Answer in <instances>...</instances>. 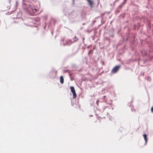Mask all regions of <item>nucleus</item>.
<instances>
[{
	"label": "nucleus",
	"instance_id": "5701e85b",
	"mask_svg": "<svg viewBox=\"0 0 153 153\" xmlns=\"http://www.w3.org/2000/svg\"><path fill=\"white\" fill-rule=\"evenodd\" d=\"M142 74V75H143H143H144V74H143H143Z\"/></svg>",
	"mask_w": 153,
	"mask_h": 153
},
{
	"label": "nucleus",
	"instance_id": "4be33fe9",
	"mask_svg": "<svg viewBox=\"0 0 153 153\" xmlns=\"http://www.w3.org/2000/svg\"><path fill=\"white\" fill-rule=\"evenodd\" d=\"M34 9L36 11H37V10L35 8Z\"/></svg>",
	"mask_w": 153,
	"mask_h": 153
},
{
	"label": "nucleus",
	"instance_id": "ddd939ff",
	"mask_svg": "<svg viewBox=\"0 0 153 153\" xmlns=\"http://www.w3.org/2000/svg\"><path fill=\"white\" fill-rule=\"evenodd\" d=\"M126 2V0H124L123 2V4H125Z\"/></svg>",
	"mask_w": 153,
	"mask_h": 153
},
{
	"label": "nucleus",
	"instance_id": "39448f33",
	"mask_svg": "<svg viewBox=\"0 0 153 153\" xmlns=\"http://www.w3.org/2000/svg\"><path fill=\"white\" fill-rule=\"evenodd\" d=\"M79 39L78 37H77L76 36H75L74 37H73L71 40L74 43L77 42L78 40Z\"/></svg>",
	"mask_w": 153,
	"mask_h": 153
},
{
	"label": "nucleus",
	"instance_id": "7ed1b4c3",
	"mask_svg": "<svg viewBox=\"0 0 153 153\" xmlns=\"http://www.w3.org/2000/svg\"><path fill=\"white\" fill-rule=\"evenodd\" d=\"M120 65H117L114 67L111 70V73L113 74L117 73L120 69Z\"/></svg>",
	"mask_w": 153,
	"mask_h": 153
},
{
	"label": "nucleus",
	"instance_id": "423d86ee",
	"mask_svg": "<svg viewBox=\"0 0 153 153\" xmlns=\"http://www.w3.org/2000/svg\"><path fill=\"white\" fill-rule=\"evenodd\" d=\"M88 2L89 3V5H90V7L91 8L93 7L92 5H93L94 3L93 2L91 1V0H87Z\"/></svg>",
	"mask_w": 153,
	"mask_h": 153
},
{
	"label": "nucleus",
	"instance_id": "dca6fc26",
	"mask_svg": "<svg viewBox=\"0 0 153 153\" xmlns=\"http://www.w3.org/2000/svg\"><path fill=\"white\" fill-rule=\"evenodd\" d=\"M68 71L69 74V75L71 76V73L69 72V71L67 70Z\"/></svg>",
	"mask_w": 153,
	"mask_h": 153
},
{
	"label": "nucleus",
	"instance_id": "a211bd4d",
	"mask_svg": "<svg viewBox=\"0 0 153 153\" xmlns=\"http://www.w3.org/2000/svg\"><path fill=\"white\" fill-rule=\"evenodd\" d=\"M98 100H97L96 101V103L97 104V105H98Z\"/></svg>",
	"mask_w": 153,
	"mask_h": 153
},
{
	"label": "nucleus",
	"instance_id": "20e7f679",
	"mask_svg": "<svg viewBox=\"0 0 153 153\" xmlns=\"http://www.w3.org/2000/svg\"><path fill=\"white\" fill-rule=\"evenodd\" d=\"M70 89L71 92L72 93L73 95V99H75L76 97V94L75 92V89L74 88V87H70Z\"/></svg>",
	"mask_w": 153,
	"mask_h": 153
},
{
	"label": "nucleus",
	"instance_id": "6e6552de",
	"mask_svg": "<svg viewBox=\"0 0 153 153\" xmlns=\"http://www.w3.org/2000/svg\"><path fill=\"white\" fill-rule=\"evenodd\" d=\"M60 82L62 84H63L64 82V79L62 76L60 77Z\"/></svg>",
	"mask_w": 153,
	"mask_h": 153
},
{
	"label": "nucleus",
	"instance_id": "6ab92c4d",
	"mask_svg": "<svg viewBox=\"0 0 153 153\" xmlns=\"http://www.w3.org/2000/svg\"><path fill=\"white\" fill-rule=\"evenodd\" d=\"M105 97H106V96H103V99L105 98Z\"/></svg>",
	"mask_w": 153,
	"mask_h": 153
},
{
	"label": "nucleus",
	"instance_id": "f257e3e1",
	"mask_svg": "<svg viewBox=\"0 0 153 153\" xmlns=\"http://www.w3.org/2000/svg\"><path fill=\"white\" fill-rule=\"evenodd\" d=\"M64 39H62L60 42L61 45L64 46L65 45L70 46L73 43L72 40L71 39H68L64 42Z\"/></svg>",
	"mask_w": 153,
	"mask_h": 153
},
{
	"label": "nucleus",
	"instance_id": "4468645a",
	"mask_svg": "<svg viewBox=\"0 0 153 153\" xmlns=\"http://www.w3.org/2000/svg\"><path fill=\"white\" fill-rule=\"evenodd\" d=\"M86 79H87L86 78L85 79V78L83 79L82 81V82H83L84 81H85Z\"/></svg>",
	"mask_w": 153,
	"mask_h": 153
},
{
	"label": "nucleus",
	"instance_id": "412c9836",
	"mask_svg": "<svg viewBox=\"0 0 153 153\" xmlns=\"http://www.w3.org/2000/svg\"><path fill=\"white\" fill-rule=\"evenodd\" d=\"M85 23H82V25H85Z\"/></svg>",
	"mask_w": 153,
	"mask_h": 153
},
{
	"label": "nucleus",
	"instance_id": "aec40b11",
	"mask_svg": "<svg viewBox=\"0 0 153 153\" xmlns=\"http://www.w3.org/2000/svg\"><path fill=\"white\" fill-rule=\"evenodd\" d=\"M85 39L84 38H83V42H84V40Z\"/></svg>",
	"mask_w": 153,
	"mask_h": 153
},
{
	"label": "nucleus",
	"instance_id": "f03ea898",
	"mask_svg": "<svg viewBox=\"0 0 153 153\" xmlns=\"http://www.w3.org/2000/svg\"><path fill=\"white\" fill-rule=\"evenodd\" d=\"M22 4L23 5H26V7H25V8H27L29 11H30V10H32L33 11V6L30 5H28L25 2V1L24 0H23L22 1Z\"/></svg>",
	"mask_w": 153,
	"mask_h": 153
},
{
	"label": "nucleus",
	"instance_id": "f3484780",
	"mask_svg": "<svg viewBox=\"0 0 153 153\" xmlns=\"http://www.w3.org/2000/svg\"><path fill=\"white\" fill-rule=\"evenodd\" d=\"M110 36L111 37H113L114 36V35L113 34H112L111 35H110Z\"/></svg>",
	"mask_w": 153,
	"mask_h": 153
},
{
	"label": "nucleus",
	"instance_id": "393cba45",
	"mask_svg": "<svg viewBox=\"0 0 153 153\" xmlns=\"http://www.w3.org/2000/svg\"><path fill=\"white\" fill-rule=\"evenodd\" d=\"M51 33H52V34L53 35V33L52 32Z\"/></svg>",
	"mask_w": 153,
	"mask_h": 153
},
{
	"label": "nucleus",
	"instance_id": "a878e982",
	"mask_svg": "<svg viewBox=\"0 0 153 153\" xmlns=\"http://www.w3.org/2000/svg\"><path fill=\"white\" fill-rule=\"evenodd\" d=\"M73 3H74V0H73Z\"/></svg>",
	"mask_w": 153,
	"mask_h": 153
},
{
	"label": "nucleus",
	"instance_id": "1a4fd4ad",
	"mask_svg": "<svg viewBox=\"0 0 153 153\" xmlns=\"http://www.w3.org/2000/svg\"><path fill=\"white\" fill-rule=\"evenodd\" d=\"M145 79L146 80L148 81H149L151 80L150 77L149 76L146 77Z\"/></svg>",
	"mask_w": 153,
	"mask_h": 153
},
{
	"label": "nucleus",
	"instance_id": "2eb2a0df",
	"mask_svg": "<svg viewBox=\"0 0 153 153\" xmlns=\"http://www.w3.org/2000/svg\"><path fill=\"white\" fill-rule=\"evenodd\" d=\"M151 111L152 112H153V106L151 108Z\"/></svg>",
	"mask_w": 153,
	"mask_h": 153
},
{
	"label": "nucleus",
	"instance_id": "b1692460",
	"mask_svg": "<svg viewBox=\"0 0 153 153\" xmlns=\"http://www.w3.org/2000/svg\"><path fill=\"white\" fill-rule=\"evenodd\" d=\"M103 102H105V100H103Z\"/></svg>",
	"mask_w": 153,
	"mask_h": 153
},
{
	"label": "nucleus",
	"instance_id": "9d476101",
	"mask_svg": "<svg viewBox=\"0 0 153 153\" xmlns=\"http://www.w3.org/2000/svg\"><path fill=\"white\" fill-rule=\"evenodd\" d=\"M124 4H123V3H122L119 6V8L120 9L124 5Z\"/></svg>",
	"mask_w": 153,
	"mask_h": 153
},
{
	"label": "nucleus",
	"instance_id": "f8f14e48",
	"mask_svg": "<svg viewBox=\"0 0 153 153\" xmlns=\"http://www.w3.org/2000/svg\"><path fill=\"white\" fill-rule=\"evenodd\" d=\"M92 51L91 50L89 51L88 53V55H89L90 54V53H91V52H92Z\"/></svg>",
	"mask_w": 153,
	"mask_h": 153
},
{
	"label": "nucleus",
	"instance_id": "bb28decb",
	"mask_svg": "<svg viewBox=\"0 0 153 153\" xmlns=\"http://www.w3.org/2000/svg\"><path fill=\"white\" fill-rule=\"evenodd\" d=\"M16 3H17V1H16Z\"/></svg>",
	"mask_w": 153,
	"mask_h": 153
},
{
	"label": "nucleus",
	"instance_id": "9b49d317",
	"mask_svg": "<svg viewBox=\"0 0 153 153\" xmlns=\"http://www.w3.org/2000/svg\"><path fill=\"white\" fill-rule=\"evenodd\" d=\"M142 53L143 54V52L144 53V54L143 55L145 56L146 55V53L145 52V51H142Z\"/></svg>",
	"mask_w": 153,
	"mask_h": 153
},
{
	"label": "nucleus",
	"instance_id": "0eeeda50",
	"mask_svg": "<svg viewBox=\"0 0 153 153\" xmlns=\"http://www.w3.org/2000/svg\"><path fill=\"white\" fill-rule=\"evenodd\" d=\"M143 136L144 137L145 140V143L144 144L145 145H146L147 144V135L146 134H144L143 135Z\"/></svg>",
	"mask_w": 153,
	"mask_h": 153
}]
</instances>
